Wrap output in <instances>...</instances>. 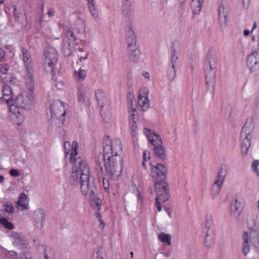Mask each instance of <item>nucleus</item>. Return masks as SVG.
Instances as JSON below:
<instances>
[{
  "instance_id": "41",
  "label": "nucleus",
  "mask_w": 259,
  "mask_h": 259,
  "mask_svg": "<svg viewBox=\"0 0 259 259\" xmlns=\"http://www.w3.org/2000/svg\"><path fill=\"white\" fill-rule=\"evenodd\" d=\"M5 207V210L9 213H12L14 212V207L12 205L11 203L9 202H7L3 205Z\"/></svg>"
},
{
  "instance_id": "15",
  "label": "nucleus",
  "mask_w": 259,
  "mask_h": 259,
  "mask_svg": "<svg viewBox=\"0 0 259 259\" xmlns=\"http://www.w3.org/2000/svg\"><path fill=\"white\" fill-rule=\"evenodd\" d=\"M165 184L166 186L164 188L162 187L161 186L158 187V190L156 189V187L154 185L155 191L157 195L156 197H159L160 200L164 202L168 200L170 197L168 184L166 182H165Z\"/></svg>"
},
{
  "instance_id": "61",
  "label": "nucleus",
  "mask_w": 259,
  "mask_h": 259,
  "mask_svg": "<svg viewBox=\"0 0 259 259\" xmlns=\"http://www.w3.org/2000/svg\"><path fill=\"white\" fill-rule=\"evenodd\" d=\"M257 27V24L255 22H254L253 25H252V29L251 30V33L252 32L253 30H254Z\"/></svg>"
},
{
  "instance_id": "20",
  "label": "nucleus",
  "mask_w": 259,
  "mask_h": 259,
  "mask_svg": "<svg viewBox=\"0 0 259 259\" xmlns=\"http://www.w3.org/2000/svg\"><path fill=\"white\" fill-rule=\"evenodd\" d=\"M251 139L252 136H249V137H246L245 138H243L240 137L242 154L245 155L247 154L248 149L251 145Z\"/></svg>"
},
{
  "instance_id": "59",
  "label": "nucleus",
  "mask_w": 259,
  "mask_h": 259,
  "mask_svg": "<svg viewBox=\"0 0 259 259\" xmlns=\"http://www.w3.org/2000/svg\"><path fill=\"white\" fill-rule=\"evenodd\" d=\"M99 221L100 222V226H102V228H104L105 227V224L103 222V221L101 220V219H99Z\"/></svg>"
},
{
  "instance_id": "22",
  "label": "nucleus",
  "mask_w": 259,
  "mask_h": 259,
  "mask_svg": "<svg viewBox=\"0 0 259 259\" xmlns=\"http://www.w3.org/2000/svg\"><path fill=\"white\" fill-rule=\"evenodd\" d=\"M153 150L156 157L162 160H163L165 158V148L162 145L154 147Z\"/></svg>"
},
{
  "instance_id": "60",
  "label": "nucleus",
  "mask_w": 259,
  "mask_h": 259,
  "mask_svg": "<svg viewBox=\"0 0 259 259\" xmlns=\"http://www.w3.org/2000/svg\"><path fill=\"white\" fill-rule=\"evenodd\" d=\"M143 75L145 78H147L148 79H149L150 78V75L149 73L148 72H145L143 73Z\"/></svg>"
},
{
  "instance_id": "11",
  "label": "nucleus",
  "mask_w": 259,
  "mask_h": 259,
  "mask_svg": "<svg viewBox=\"0 0 259 259\" xmlns=\"http://www.w3.org/2000/svg\"><path fill=\"white\" fill-rule=\"evenodd\" d=\"M247 66L251 72H255L259 69V54L256 51L248 55Z\"/></svg>"
},
{
  "instance_id": "27",
  "label": "nucleus",
  "mask_w": 259,
  "mask_h": 259,
  "mask_svg": "<svg viewBox=\"0 0 259 259\" xmlns=\"http://www.w3.org/2000/svg\"><path fill=\"white\" fill-rule=\"evenodd\" d=\"M105 252L102 247L97 246L95 248L93 255V259H105Z\"/></svg>"
},
{
  "instance_id": "47",
  "label": "nucleus",
  "mask_w": 259,
  "mask_h": 259,
  "mask_svg": "<svg viewBox=\"0 0 259 259\" xmlns=\"http://www.w3.org/2000/svg\"><path fill=\"white\" fill-rule=\"evenodd\" d=\"M9 172L12 176L14 177H18L21 175V174L17 169H11Z\"/></svg>"
},
{
  "instance_id": "8",
  "label": "nucleus",
  "mask_w": 259,
  "mask_h": 259,
  "mask_svg": "<svg viewBox=\"0 0 259 259\" xmlns=\"http://www.w3.org/2000/svg\"><path fill=\"white\" fill-rule=\"evenodd\" d=\"M51 52L50 51V54ZM52 56H50V67H51L52 74V80L54 84L59 89H61L64 84L63 80L59 77L58 78L57 76H56L55 74L58 70V68L56 66V64L58 62V54L55 50L53 49L51 52Z\"/></svg>"
},
{
  "instance_id": "50",
  "label": "nucleus",
  "mask_w": 259,
  "mask_h": 259,
  "mask_svg": "<svg viewBox=\"0 0 259 259\" xmlns=\"http://www.w3.org/2000/svg\"><path fill=\"white\" fill-rule=\"evenodd\" d=\"M159 199H160V198H159V197H156L155 205L157 207L158 211H160L161 210L162 208H161V204H160V202H159Z\"/></svg>"
},
{
  "instance_id": "10",
  "label": "nucleus",
  "mask_w": 259,
  "mask_h": 259,
  "mask_svg": "<svg viewBox=\"0 0 259 259\" xmlns=\"http://www.w3.org/2000/svg\"><path fill=\"white\" fill-rule=\"evenodd\" d=\"M32 97L27 93H21L19 95L14 102L20 108L29 109L32 105Z\"/></svg>"
},
{
  "instance_id": "24",
  "label": "nucleus",
  "mask_w": 259,
  "mask_h": 259,
  "mask_svg": "<svg viewBox=\"0 0 259 259\" xmlns=\"http://www.w3.org/2000/svg\"><path fill=\"white\" fill-rule=\"evenodd\" d=\"M26 195L24 193L21 194L19 197L18 201L17 202V206L21 210L29 208L28 204L23 203V202L26 200Z\"/></svg>"
},
{
  "instance_id": "5",
  "label": "nucleus",
  "mask_w": 259,
  "mask_h": 259,
  "mask_svg": "<svg viewBox=\"0 0 259 259\" xmlns=\"http://www.w3.org/2000/svg\"><path fill=\"white\" fill-rule=\"evenodd\" d=\"M150 165L151 167V177L156 189L158 190V187L160 186L163 188L165 187L166 185L164 179L167 171V168L161 163H157L154 166H153L151 163Z\"/></svg>"
},
{
  "instance_id": "28",
  "label": "nucleus",
  "mask_w": 259,
  "mask_h": 259,
  "mask_svg": "<svg viewBox=\"0 0 259 259\" xmlns=\"http://www.w3.org/2000/svg\"><path fill=\"white\" fill-rule=\"evenodd\" d=\"M9 108V110L13 114L15 115L16 117L19 118L20 116V112L19 110V107H18L14 102V101H12L9 104H7Z\"/></svg>"
},
{
  "instance_id": "30",
  "label": "nucleus",
  "mask_w": 259,
  "mask_h": 259,
  "mask_svg": "<svg viewBox=\"0 0 259 259\" xmlns=\"http://www.w3.org/2000/svg\"><path fill=\"white\" fill-rule=\"evenodd\" d=\"M138 103L143 110L147 109L148 108L149 104V100L147 95H146V97H143L141 95H139Z\"/></svg>"
},
{
  "instance_id": "7",
  "label": "nucleus",
  "mask_w": 259,
  "mask_h": 259,
  "mask_svg": "<svg viewBox=\"0 0 259 259\" xmlns=\"http://www.w3.org/2000/svg\"><path fill=\"white\" fill-rule=\"evenodd\" d=\"M228 167L225 164H222L219 169L216 179L211 187V196L214 199L220 192L224 180L225 179Z\"/></svg>"
},
{
  "instance_id": "39",
  "label": "nucleus",
  "mask_w": 259,
  "mask_h": 259,
  "mask_svg": "<svg viewBox=\"0 0 259 259\" xmlns=\"http://www.w3.org/2000/svg\"><path fill=\"white\" fill-rule=\"evenodd\" d=\"M0 223L9 230H12L14 228L13 224L4 217L0 218Z\"/></svg>"
},
{
  "instance_id": "2",
  "label": "nucleus",
  "mask_w": 259,
  "mask_h": 259,
  "mask_svg": "<svg viewBox=\"0 0 259 259\" xmlns=\"http://www.w3.org/2000/svg\"><path fill=\"white\" fill-rule=\"evenodd\" d=\"M103 154L98 156V164L102 176L118 177L121 175L122 158L118 155L122 151L121 141L116 139L109 140L107 136L103 142Z\"/></svg>"
},
{
  "instance_id": "54",
  "label": "nucleus",
  "mask_w": 259,
  "mask_h": 259,
  "mask_svg": "<svg viewBox=\"0 0 259 259\" xmlns=\"http://www.w3.org/2000/svg\"><path fill=\"white\" fill-rule=\"evenodd\" d=\"M13 9H14V16L16 20H18L19 18L18 14L17 12V7L15 5H13L12 6Z\"/></svg>"
},
{
  "instance_id": "35",
  "label": "nucleus",
  "mask_w": 259,
  "mask_h": 259,
  "mask_svg": "<svg viewBox=\"0 0 259 259\" xmlns=\"http://www.w3.org/2000/svg\"><path fill=\"white\" fill-rule=\"evenodd\" d=\"M91 14L94 19H97L98 18V11L97 9L95 3L93 4H88Z\"/></svg>"
},
{
  "instance_id": "21",
  "label": "nucleus",
  "mask_w": 259,
  "mask_h": 259,
  "mask_svg": "<svg viewBox=\"0 0 259 259\" xmlns=\"http://www.w3.org/2000/svg\"><path fill=\"white\" fill-rule=\"evenodd\" d=\"M215 242V235L213 231L207 230L206 232L204 244L206 247L210 248Z\"/></svg>"
},
{
  "instance_id": "44",
  "label": "nucleus",
  "mask_w": 259,
  "mask_h": 259,
  "mask_svg": "<svg viewBox=\"0 0 259 259\" xmlns=\"http://www.w3.org/2000/svg\"><path fill=\"white\" fill-rule=\"evenodd\" d=\"M213 224V219L211 216L207 217L206 222H205V227L206 228L209 230L211 227L212 225Z\"/></svg>"
},
{
  "instance_id": "34",
  "label": "nucleus",
  "mask_w": 259,
  "mask_h": 259,
  "mask_svg": "<svg viewBox=\"0 0 259 259\" xmlns=\"http://www.w3.org/2000/svg\"><path fill=\"white\" fill-rule=\"evenodd\" d=\"M48 55H49V49L48 47H46L44 52L42 55V65L44 66V69L45 71H46L47 72H48L47 70V67L49 66V63L47 62L48 59Z\"/></svg>"
},
{
  "instance_id": "48",
  "label": "nucleus",
  "mask_w": 259,
  "mask_h": 259,
  "mask_svg": "<svg viewBox=\"0 0 259 259\" xmlns=\"http://www.w3.org/2000/svg\"><path fill=\"white\" fill-rule=\"evenodd\" d=\"M133 95L130 94L129 96L127 98V103L129 105V109H131L132 107H134L133 105V102L134 99Z\"/></svg>"
},
{
  "instance_id": "16",
  "label": "nucleus",
  "mask_w": 259,
  "mask_h": 259,
  "mask_svg": "<svg viewBox=\"0 0 259 259\" xmlns=\"http://www.w3.org/2000/svg\"><path fill=\"white\" fill-rule=\"evenodd\" d=\"M3 97L1 98L0 101L2 102H6L7 104H9L12 102L13 95L12 90L8 84H4L2 88Z\"/></svg>"
},
{
  "instance_id": "13",
  "label": "nucleus",
  "mask_w": 259,
  "mask_h": 259,
  "mask_svg": "<svg viewBox=\"0 0 259 259\" xmlns=\"http://www.w3.org/2000/svg\"><path fill=\"white\" fill-rule=\"evenodd\" d=\"M22 61L25 70L33 69V62L30 52L28 50L22 48Z\"/></svg>"
},
{
  "instance_id": "49",
  "label": "nucleus",
  "mask_w": 259,
  "mask_h": 259,
  "mask_svg": "<svg viewBox=\"0 0 259 259\" xmlns=\"http://www.w3.org/2000/svg\"><path fill=\"white\" fill-rule=\"evenodd\" d=\"M77 75L82 79H84L86 76L84 70L82 69H80L79 70V71L77 72Z\"/></svg>"
},
{
  "instance_id": "18",
  "label": "nucleus",
  "mask_w": 259,
  "mask_h": 259,
  "mask_svg": "<svg viewBox=\"0 0 259 259\" xmlns=\"http://www.w3.org/2000/svg\"><path fill=\"white\" fill-rule=\"evenodd\" d=\"M26 74L24 76L25 81V84L30 91L33 90L34 85V81L33 79V69L25 70Z\"/></svg>"
},
{
  "instance_id": "52",
  "label": "nucleus",
  "mask_w": 259,
  "mask_h": 259,
  "mask_svg": "<svg viewBox=\"0 0 259 259\" xmlns=\"http://www.w3.org/2000/svg\"><path fill=\"white\" fill-rule=\"evenodd\" d=\"M149 154V152L145 151L143 154V160H145V161H147V159L149 160L150 158Z\"/></svg>"
},
{
  "instance_id": "42",
  "label": "nucleus",
  "mask_w": 259,
  "mask_h": 259,
  "mask_svg": "<svg viewBox=\"0 0 259 259\" xmlns=\"http://www.w3.org/2000/svg\"><path fill=\"white\" fill-rule=\"evenodd\" d=\"M6 256L10 259H17V253L14 251H9L6 252Z\"/></svg>"
},
{
  "instance_id": "1",
  "label": "nucleus",
  "mask_w": 259,
  "mask_h": 259,
  "mask_svg": "<svg viewBox=\"0 0 259 259\" xmlns=\"http://www.w3.org/2000/svg\"><path fill=\"white\" fill-rule=\"evenodd\" d=\"M77 147L78 143L73 141L70 155V162L72 164L70 183L74 186H77L79 184L82 195H87L89 194L91 205L94 208L100 210L102 201L96 196L97 188L93 180L90 179L89 166L83 159L79 157H75L77 155Z\"/></svg>"
},
{
  "instance_id": "45",
  "label": "nucleus",
  "mask_w": 259,
  "mask_h": 259,
  "mask_svg": "<svg viewBox=\"0 0 259 259\" xmlns=\"http://www.w3.org/2000/svg\"><path fill=\"white\" fill-rule=\"evenodd\" d=\"M122 3L123 11L127 10L131 6V0H122Z\"/></svg>"
},
{
  "instance_id": "43",
  "label": "nucleus",
  "mask_w": 259,
  "mask_h": 259,
  "mask_svg": "<svg viewBox=\"0 0 259 259\" xmlns=\"http://www.w3.org/2000/svg\"><path fill=\"white\" fill-rule=\"evenodd\" d=\"M130 128L131 131V135L133 137H135L138 134L137 131V124H131Z\"/></svg>"
},
{
  "instance_id": "14",
  "label": "nucleus",
  "mask_w": 259,
  "mask_h": 259,
  "mask_svg": "<svg viewBox=\"0 0 259 259\" xmlns=\"http://www.w3.org/2000/svg\"><path fill=\"white\" fill-rule=\"evenodd\" d=\"M126 41L128 50L138 47L137 46V39L135 34L132 28L128 26L126 34Z\"/></svg>"
},
{
  "instance_id": "55",
  "label": "nucleus",
  "mask_w": 259,
  "mask_h": 259,
  "mask_svg": "<svg viewBox=\"0 0 259 259\" xmlns=\"http://www.w3.org/2000/svg\"><path fill=\"white\" fill-rule=\"evenodd\" d=\"M5 56V52L3 49L0 48V59H2Z\"/></svg>"
},
{
  "instance_id": "36",
  "label": "nucleus",
  "mask_w": 259,
  "mask_h": 259,
  "mask_svg": "<svg viewBox=\"0 0 259 259\" xmlns=\"http://www.w3.org/2000/svg\"><path fill=\"white\" fill-rule=\"evenodd\" d=\"M167 76L170 81H172L175 79L176 77V70L175 67H172V66H170V67L168 68L167 72Z\"/></svg>"
},
{
  "instance_id": "32",
  "label": "nucleus",
  "mask_w": 259,
  "mask_h": 259,
  "mask_svg": "<svg viewBox=\"0 0 259 259\" xmlns=\"http://www.w3.org/2000/svg\"><path fill=\"white\" fill-rule=\"evenodd\" d=\"M129 112H132L129 116L128 120L130 124H137L138 121V116L136 114V109L132 107L131 109H129Z\"/></svg>"
},
{
  "instance_id": "63",
  "label": "nucleus",
  "mask_w": 259,
  "mask_h": 259,
  "mask_svg": "<svg viewBox=\"0 0 259 259\" xmlns=\"http://www.w3.org/2000/svg\"><path fill=\"white\" fill-rule=\"evenodd\" d=\"M146 161H145V160H143L142 162V165L144 169H146V164H145Z\"/></svg>"
},
{
  "instance_id": "46",
  "label": "nucleus",
  "mask_w": 259,
  "mask_h": 259,
  "mask_svg": "<svg viewBox=\"0 0 259 259\" xmlns=\"http://www.w3.org/2000/svg\"><path fill=\"white\" fill-rule=\"evenodd\" d=\"M9 69V66L7 64H5L4 65L0 66V72L2 74H6Z\"/></svg>"
},
{
  "instance_id": "26",
  "label": "nucleus",
  "mask_w": 259,
  "mask_h": 259,
  "mask_svg": "<svg viewBox=\"0 0 259 259\" xmlns=\"http://www.w3.org/2000/svg\"><path fill=\"white\" fill-rule=\"evenodd\" d=\"M202 0H192L191 7L193 9V14H198L202 8Z\"/></svg>"
},
{
  "instance_id": "33",
  "label": "nucleus",
  "mask_w": 259,
  "mask_h": 259,
  "mask_svg": "<svg viewBox=\"0 0 259 259\" xmlns=\"http://www.w3.org/2000/svg\"><path fill=\"white\" fill-rule=\"evenodd\" d=\"M158 239L163 243H166L167 245L171 244V236L164 233L160 234L158 236Z\"/></svg>"
},
{
  "instance_id": "38",
  "label": "nucleus",
  "mask_w": 259,
  "mask_h": 259,
  "mask_svg": "<svg viewBox=\"0 0 259 259\" xmlns=\"http://www.w3.org/2000/svg\"><path fill=\"white\" fill-rule=\"evenodd\" d=\"M66 40H68V42L74 41L76 40V37L74 35L73 31L71 29H69L66 34Z\"/></svg>"
},
{
  "instance_id": "40",
  "label": "nucleus",
  "mask_w": 259,
  "mask_h": 259,
  "mask_svg": "<svg viewBox=\"0 0 259 259\" xmlns=\"http://www.w3.org/2000/svg\"><path fill=\"white\" fill-rule=\"evenodd\" d=\"M78 101L81 103H85V93L80 90L77 93Z\"/></svg>"
},
{
  "instance_id": "64",
  "label": "nucleus",
  "mask_w": 259,
  "mask_h": 259,
  "mask_svg": "<svg viewBox=\"0 0 259 259\" xmlns=\"http://www.w3.org/2000/svg\"><path fill=\"white\" fill-rule=\"evenodd\" d=\"M148 191L149 192L150 194H153V192L152 191V189L151 187H149L148 189Z\"/></svg>"
},
{
  "instance_id": "17",
  "label": "nucleus",
  "mask_w": 259,
  "mask_h": 259,
  "mask_svg": "<svg viewBox=\"0 0 259 259\" xmlns=\"http://www.w3.org/2000/svg\"><path fill=\"white\" fill-rule=\"evenodd\" d=\"M254 128V125L251 119H248L241 132L240 136L243 138L252 136L251 133Z\"/></svg>"
},
{
  "instance_id": "57",
  "label": "nucleus",
  "mask_w": 259,
  "mask_h": 259,
  "mask_svg": "<svg viewBox=\"0 0 259 259\" xmlns=\"http://www.w3.org/2000/svg\"><path fill=\"white\" fill-rule=\"evenodd\" d=\"M144 134L148 137L149 134H152L151 131L148 128H145L143 130Z\"/></svg>"
},
{
  "instance_id": "51",
  "label": "nucleus",
  "mask_w": 259,
  "mask_h": 259,
  "mask_svg": "<svg viewBox=\"0 0 259 259\" xmlns=\"http://www.w3.org/2000/svg\"><path fill=\"white\" fill-rule=\"evenodd\" d=\"M259 164V161L255 160L252 161L251 167L255 170L257 171V167Z\"/></svg>"
},
{
  "instance_id": "25",
  "label": "nucleus",
  "mask_w": 259,
  "mask_h": 259,
  "mask_svg": "<svg viewBox=\"0 0 259 259\" xmlns=\"http://www.w3.org/2000/svg\"><path fill=\"white\" fill-rule=\"evenodd\" d=\"M130 52V59L134 62H137L140 60V51L138 47L128 50Z\"/></svg>"
},
{
  "instance_id": "6",
  "label": "nucleus",
  "mask_w": 259,
  "mask_h": 259,
  "mask_svg": "<svg viewBox=\"0 0 259 259\" xmlns=\"http://www.w3.org/2000/svg\"><path fill=\"white\" fill-rule=\"evenodd\" d=\"M50 110L52 118H56L58 121V126L61 127L64 123V116L66 113L63 103L59 100L55 101L51 104Z\"/></svg>"
},
{
  "instance_id": "9",
  "label": "nucleus",
  "mask_w": 259,
  "mask_h": 259,
  "mask_svg": "<svg viewBox=\"0 0 259 259\" xmlns=\"http://www.w3.org/2000/svg\"><path fill=\"white\" fill-rule=\"evenodd\" d=\"M218 20L221 28L222 29L227 26V16L229 14V8L226 0H222L218 7Z\"/></svg>"
},
{
  "instance_id": "4",
  "label": "nucleus",
  "mask_w": 259,
  "mask_h": 259,
  "mask_svg": "<svg viewBox=\"0 0 259 259\" xmlns=\"http://www.w3.org/2000/svg\"><path fill=\"white\" fill-rule=\"evenodd\" d=\"M217 60L214 55L209 52L205 62V84L207 91L213 94L215 83Z\"/></svg>"
},
{
  "instance_id": "53",
  "label": "nucleus",
  "mask_w": 259,
  "mask_h": 259,
  "mask_svg": "<svg viewBox=\"0 0 259 259\" xmlns=\"http://www.w3.org/2000/svg\"><path fill=\"white\" fill-rule=\"evenodd\" d=\"M103 186L105 189L107 190L109 189V184L108 182V180H106V182H105V178L104 177H103Z\"/></svg>"
},
{
  "instance_id": "23",
  "label": "nucleus",
  "mask_w": 259,
  "mask_h": 259,
  "mask_svg": "<svg viewBox=\"0 0 259 259\" xmlns=\"http://www.w3.org/2000/svg\"><path fill=\"white\" fill-rule=\"evenodd\" d=\"M148 139L150 143L154 147L162 145V140L159 135L152 133L148 135Z\"/></svg>"
},
{
  "instance_id": "56",
  "label": "nucleus",
  "mask_w": 259,
  "mask_h": 259,
  "mask_svg": "<svg viewBox=\"0 0 259 259\" xmlns=\"http://www.w3.org/2000/svg\"><path fill=\"white\" fill-rule=\"evenodd\" d=\"M250 0H242L243 5L246 8H247L249 5Z\"/></svg>"
},
{
  "instance_id": "12",
  "label": "nucleus",
  "mask_w": 259,
  "mask_h": 259,
  "mask_svg": "<svg viewBox=\"0 0 259 259\" xmlns=\"http://www.w3.org/2000/svg\"><path fill=\"white\" fill-rule=\"evenodd\" d=\"M243 206L242 202L238 199H234L231 202L230 205V212L231 216L234 218H238L243 210Z\"/></svg>"
},
{
  "instance_id": "58",
  "label": "nucleus",
  "mask_w": 259,
  "mask_h": 259,
  "mask_svg": "<svg viewBox=\"0 0 259 259\" xmlns=\"http://www.w3.org/2000/svg\"><path fill=\"white\" fill-rule=\"evenodd\" d=\"M55 11L53 9H50V16H52L55 15Z\"/></svg>"
},
{
  "instance_id": "31",
  "label": "nucleus",
  "mask_w": 259,
  "mask_h": 259,
  "mask_svg": "<svg viewBox=\"0 0 259 259\" xmlns=\"http://www.w3.org/2000/svg\"><path fill=\"white\" fill-rule=\"evenodd\" d=\"M33 218L36 222H41L45 218V213L42 210H37L33 213Z\"/></svg>"
},
{
  "instance_id": "37",
  "label": "nucleus",
  "mask_w": 259,
  "mask_h": 259,
  "mask_svg": "<svg viewBox=\"0 0 259 259\" xmlns=\"http://www.w3.org/2000/svg\"><path fill=\"white\" fill-rule=\"evenodd\" d=\"M178 59V55L176 53L175 48L173 47L170 57V66H172V67H175Z\"/></svg>"
},
{
  "instance_id": "3",
  "label": "nucleus",
  "mask_w": 259,
  "mask_h": 259,
  "mask_svg": "<svg viewBox=\"0 0 259 259\" xmlns=\"http://www.w3.org/2000/svg\"><path fill=\"white\" fill-rule=\"evenodd\" d=\"M247 223L249 231L244 232L242 236V251L244 256L250 251L251 246L259 247V216H248Z\"/></svg>"
},
{
  "instance_id": "29",
  "label": "nucleus",
  "mask_w": 259,
  "mask_h": 259,
  "mask_svg": "<svg viewBox=\"0 0 259 259\" xmlns=\"http://www.w3.org/2000/svg\"><path fill=\"white\" fill-rule=\"evenodd\" d=\"M62 51L65 57H69L72 54V49L71 48L70 42L68 40L64 39Z\"/></svg>"
},
{
  "instance_id": "62",
  "label": "nucleus",
  "mask_w": 259,
  "mask_h": 259,
  "mask_svg": "<svg viewBox=\"0 0 259 259\" xmlns=\"http://www.w3.org/2000/svg\"><path fill=\"white\" fill-rule=\"evenodd\" d=\"M243 33H244V35L247 36L249 34V31L247 29H245L244 30Z\"/></svg>"
},
{
  "instance_id": "19",
  "label": "nucleus",
  "mask_w": 259,
  "mask_h": 259,
  "mask_svg": "<svg viewBox=\"0 0 259 259\" xmlns=\"http://www.w3.org/2000/svg\"><path fill=\"white\" fill-rule=\"evenodd\" d=\"M95 96L97 101L98 105L102 108L104 106V102L107 97V94L101 89H98L95 92Z\"/></svg>"
}]
</instances>
